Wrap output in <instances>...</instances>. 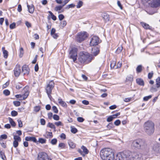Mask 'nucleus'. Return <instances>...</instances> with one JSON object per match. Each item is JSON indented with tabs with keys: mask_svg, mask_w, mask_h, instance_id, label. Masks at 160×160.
Wrapping results in <instances>:
<instances>
[{
	"mask_svg": "<svg viewBox=\"0 0 160 160\" xmlns=\"http://www.w3.org/2000/svg\"><path fill=\"white\" fill-rule=\"evenodd\" d=\"M47 127H49L52 129H55V125L52 123L49 122L47 125Z\"/></svg>",
	"mask_w": 160,
	"mask_h": 160,
	"instance_id": "72a5a7b5",
	"label": "nucleus"
},
{
	"mask_svg": "<svg viewBox=\"0 0 160 160\" xmlns=\"http://www.w3.org/2000/svg\"><path fill=\"white\" fill-rule=\"evenodd\" d=\"M153 75V73L152 72H149L148 75V78L151 79L152 78Z\"/></svg>",
	"mask_w": 160,
	"mask_h": 160,
	"instance_id": "69168bd1",
	"label": "nucleus"
},
{
	"mask_svg": "<svg viewBox=\"0 0 160 160\" xmlns=\"http://www.w3.org/2000/svg\"><path fill=\"white\" fill-rule=\"evenodd\" d=\"M141 24L142 26L145 29H150V27L148 24H147L144 22H141Z\"/></svg>",
	"mask_w": 160,
	"mask_h": 160,
	"instance_id": "5701e85b",
	"label": "nucleus"
},
{
	"mask_svg": "<svg viewBox=\"0 0 160 160\" xmlns=\"http://www.w3.org/2000/svg\"><path fill=\"white\" fill-rule=\"evenodd\" d=\"M54 86V82L53 81H50L49 83L47 84L45 90L48 95V97L50 99L51 97V94L52 93V90Z\"/></svg>",
	"mask_w": 160,
	"mask_h": 160,
	"instance_id": "0eeeda50",
	"label": "nucleus"
},
{
	"mask_svg": "<svg viewBox=\"0 0 160 160\" xmlns=\"http://www.w3.org/2000/svg\"><path fill=\"white\" fill-rule=\"evenodd\" d=\"M83 2L82 1H79L78 2L76 6L77 8H80L82 5Z\"/></svg>",
	"mask_w": 160,
	"mask_h": 160,
	"instance_id": "f704fd0d",
	"label": "nucleus"
},
{
	"mask_svg": "<svg viewBox=\"0 0 160 160\" xmlns=\"http://www.w3.org/2000/svg\"><path fill=\"white\" fill-rule=\"evenodd\" d=\"M131 145L135 149L142 150L145 148L147 146L145 141L142 139H138L133 140Z\"/></svg>",
	"mask_w": 160,
	"mask_h": 160,
	"instance_id": "f03ea898",
	"label": "nucleus"
},
{
	"mask_svg": "<svg viewBox=\"0 0 160 160\" xmlns=\"http://www.w3.org/2000/svg\"><path fill=\"white\" fill-rule=\"evenodd\" d=\"M14 71L15 76L17 77H18L21 72L20 66L19 65H17Z\"/></svg>",
	"mask_w": 160,
	"mask_h": 160,
	"instance_id": "4468645a",
	"label": "nucleus"
},
{
	"mask_svg": "<svg viewBox=\"0 0 160 160\" xmlns=\"http://www.w3.org/2000/svg\"><path fill=\"white\" fill-rule=\"evenodd\" d=\"M0 157L3 160H5L6 158L4 152L1 150H0Z\"/></svg>",
	"mask_w": 160,
	"mask_h": 160,
	"instance_id": "a878e982",
	"label": "nucleus"
},
{
	"mask_svg": "<svg viewBox=\"0 0 160 160\" xmlns=\"http://www.w3.org/2000/svg\"><path fill=\"white\" fill-rule=\"evenodd\" d=\"M102 17L103 19L106 22L109 21V16L107 14H104L102 16Z\"/></svg>",
	"mask_w": 160,
	"mask_h": 160,
	"instance_id": "b1692460",
	"label": "nucleus"
},
{
	"mask_svg": "<svg viewBox=\"0 0 160 160\" xmlns=\"http://www.w3.org/2000/svg\"><path fill=\"white\" fill-rule=\"evenodd\" d=\"M55 124L57 126H62V122L60 121L55 122Z\"/></svg>",
	"mask_w": 160,
	"mask_h": 160,
	"instance_id": "774afa93",
	"label": "nucleus"
},
{
	"mask_svg": "<svg viewBox=\"0 0 160 160\" xmlns=\"http://www.w3.org/2000/svg\"><path fill=\"white\" fill-rule=\"evenodd\" d=\"M99 52V48L95 47L92 49V53L95 56L97 55Z\"/></svg>",
	"mask_w": 160,
	"mask_h": 160,
	"instance_id": "f3484780",
	"label": "nucleus"
},
{
	"mask_svg": "<svg viewBox=\"0 0 160 160\" xmlns=\"http://www.w3.org/2000/svg\"><path fill=\"white\" fill-rule=\"evenodd\" d=\"M82 103L85 105H88L89 104V102L88 101L86 100H83L82 102Z\"/></svg>",
	"mask_w": 160,
	"mask_h": 160,
	"instance_id": "338daca9",
	"label": "nucleus"
},
{
	"mask_svg": "<svg viewBox=\"0 0 160 160\" xmlns=\"http://www.w3.org/2000/svg\"><path fill=\"white\" fill-rule=\"evenodd\" d=\"M114 118H112V116H110L107 118V121L108 122H110L112 121Z\"/></svg>",
	"mask_w": 160,
	"mask_h": 160,
	"instance_id": "de8ad7c7",
	"label": "nucleus"
},
{
	"mask_svg": "<svg viewBox=\"0 0 160 160\" xmlns=\"http://www.w3.org/2000/svg\"><path fill=\"white\" fill-rule=\"evenodd\" d=\"M52 109L53 112L55 113H57L58 112V110L57 108L55 106H53L52 107Z\"/></svg>",
	"mask_w": 160,
	"mask_h": 160,
	"instance_id": "58836bf2",
	"label": "nucleus"
},
{
	"mask_svg": "<svg viewBox=\"0 0 160 160\" xmlns=\"http://www.w3.org/2000/svg\"><path fill=\"white\" fill-rule=\"evenodd\" d=\"M64 18V15L62 14H60L58 15V18L60 21L62 20Z\"/></svg>",
	"mask_w": 160,
	"mask_h": 160,
	"instance_id": "13d9d810",
	"label": "nucleus"
},
{
	"mask_svg": "<svg viewBox=\"0 0 160 160\" xmlns=\"http://www.w3.org/2000/svg\"><path fill=\"white\" fill-rule=\"evenodd\" d=\"M144 130L147 134L149 135L152 134L154 130V124L151 121L146 122L144 124Z\"/></svg>",
	"mask_w": 160,
	"mask_h": 160,
	"instance_id": "7ed1b4c3",
	"label": "nucleus"
},
{
	"mask_svg": "<svg viewBox=\"0 0 160 160\" xmlns=\"http://www.w3.org/2000/svg\"><path fill=\"white\" fill-rule=\"evenodd\" d=\"M18 125L19 127H22V123L21 120L18 119Z\"/></svg>",
	"mask_w": 160,
	"mask_h": 160,
	"instance_id": "8fccbe9b",
	"label": "nucleus"
},
{
	"mask_svg": "<svg viewBox=\"0 0 160 160\" xmlns=\"http://www.w3.org/2000/svg\"><path fill=\"white\" fill-rule=\"evenodd\" d=\"M77 120L78 122H81L84 121V119L82 118L79 117L77 118Z\"/></svg>",
	"mask_w": 160,
	"mask_h": 160,
	"instance_id": "4d7b16f0",
	"label": "nucleus"
},
{
	"mask_svg": "<svg viewBox=\"0 0 160 160\" xmlns=\"http://www.w3.org/2000/svg\"><path fill=\"white\" fill-rule=\"evenodd\" d=\"M81 148L83 150V152L85 155L88 154V151L86 147L83 146H82L81 147Z\"/></svg>",
	"mask_w": 160,
	"mask_h": 160,
	"instance_id": "cd10ccee",
	"label": "nucleus"
},
{
	"mask_svg": "<svg viewBox=\"0 0 160 160\" xmlns=\"http://www.w3.org/2000/svg\"><path fill=\"white\" fill-rule=\"evenodd\" d=\"M152 97V95H150L148 96H146L143 98V100L145 101H148L149 99H150Z\"/></svg>",
	"mask_w": 160,
	"mask_h": 160,
	"instance_id": "4c0bfd02",
	"label": "nucleus"
},
{
	"mask_svg": "<svg viewBox=\"0 0 160 160\" xmlns=\"http://www.w3.org/2000/svg\"><path fill=\"white\" fill-rule=\"evenodd\" d=\"M131 157L130 160H141V155L139 152L130 151Z\"/></svg>",
	"mask_w": 160,
	"mask_h": 160,
	"instance_id": "9d476101",
	"label": "nucleus"
},
{
	"mask_svg": "<svg viewBox=\"0 0 160 160\" xmlns=\"http://www.w3.org/2000/svg\"><path fill=\"white\" fill-rule=\"evenodd\" d=\"M45 121L43 119H41L40 120V123L41 125H44L45 124Z\"/></svg>",
	"mask_w": 160,
	"mask_h": 160,
	"instance_id": "052dcab7",
	"label": "nucleus"
},
{
	"mask_svg": "<svg viewBox=\"0 0 160 160\" xmlns=\"http://www.w3.org/2000/svg\"><path fill=\"white\" fill-rule=\"evenodd\" d=\"M137 83L139 85L144 86V83L143 80L141 78H137L136 79Z\"/></svg>",
	"mask_w": 160,
	"mask_h": 160,
	"instance_id": "4be33fe9",
	"label": "nucleus"
},
{
	"mask_svg": "<svg viewBox=\"0 0 160 160\" xmlns=\"http://www.w3.org/2000/svg\"><path fill=\"white\" fill-rule=\"evenodd\" d=\"M38 57V55H36L34 58L33 60L32 61V63L33 64H35L37 62V58Z\"/></svg>",
	"mask_w": 160,
	"mask_h": 160,
	"instance_id": "0e129e2a",
	"label": "nucleus"
},
{
	"mask_svg": "<svg viewBox=\"0 0 160 160\" xmlns=\"http://www.w3.org/2000/svg\"><path fill=\"white\" fill-rule=\"evenodd\" d=\"M160 147V144L158 142H155L153 147V149L154 151H157L158 150V148Z\"/></svg>",
	"mask_w": 160,
	"mask_h": 160,
	"instance_id": "aec40b11",
	"label": "nucleus"
},
{
	"mask_svg": "<svg viewBox=\"0 0 160 160\" xmlns=\"http://www.w3.org/2000/svg\"><path fill=\"white\" fill-rule=\"evenodd\" d=\"M75 6V5H74V4H69V5H68L67 6L66 8H67L69 9V8H73V7H74Z\"/></svg>",
	"mask_w": 160,
	"mask_h": 160,
	"instance_id": "bf43d9fd",
	"label": "nucleus"
},
{
	"mask_svg": "<svg viewBox=\"0 0 160 160\" xmlns=\"http://www.w3.org/2000/svg\"><path fill=\"white\" fill-rule=\"evenodd\" d=\"M160 6V0H153L152 1L151 6L157 8Z\"/></svg>",
	"mask_w": 160,
	"mask_h": 160,
	"instance_id": "dca6fc26",
	"label": "nucleus"
},
{
	"mask_svg": "<svg viewBox=\"0 0 160 160\" xmlns=\"http://www.w3.org/2000/svg\"><path fill=\"white\" fill-rule=\"evenodd\" d=\"M13 103L14 105L16 107L19 106L20 105V102L19 101H14Z\"/></svg>",
	"mask_w": 160,
	"mask_h": 160,
	"instance_id": "a18cd8bd",
	"label": "nucleus"
},
{
	"mask_svg": "<svg viewBox=\"0 0 160 160\" xmlns=\"http://www.w3.org/2000/svg\"><path fill=\"white\" fill-rule=\"evenodd\" d=\"M88 37V34L87 32H81L78 33L77 38V40L78 42H81L85 40Z\"/></svg>",
	"mask_w": 160,
	"mask_h": 160,
	"instance_id": "6e6552de",
	"label": "nucleus"
},
{
	"mask_svg": "<svg viewBox=\"0 0 160 160\" xmlns=\"http://www.w3.org/2000/svg\"><path fill=\"white\" fill-rule=\"evenodd\" d=\"M57 142V140L56 138H54L51 141V143L53 145H55Z\"/></svg>",
	"mask_w": 160,
	"mask_h": 160,
	"instance_id": "e433bc0d",
	"label": "nucleus"
},
{
	"mask_svg": "<svg viewBox=\"0 0 160 160\" xmlns=\"http://www.w3.org/2000/svg\"><path fill=\"white\" fill-rule=\"evenodd\" d=\"M91 60V56L87 53H80L78 58V60L81 63H83L85 62H90Z\"/></svg>",
	"mask_w": 160,
	"mask_h": 160,
	"instance_id": "423d86ee",
	"label": "nucleus"
},
{
	"mask_svg": "<svg viewBox=\"0 0 160 160\" xmlns=\"http://www.w3.org/2000/svg\"><path fill=\"white\" fill-rule=\"evenodd\" d=\"M63 6H60L56 7L55 10L56 11H58L61 10Z\"/></svg>",
	"mask_w": 160,
	"mask_h": 160,
	"instance_id": "09e8293b",
	"label": "nucleus"
},
{
	"mask_svg": "<svg viewBox=\"0 0 160 160\" xmlns=\"http://www.w3.org/2000/svg\"><path fill=\"white\" fill-rule=\"evenodd\" d=\"M14 141H16L18 142H20L21 141V138L18 136H14Z\"/></svg>",
	"mask_w": 160,
	"mask_h": 160,
	"instance_id": "473e14b6",
	"label": "nucleus"
},
{
	"mask_svg": "<svg viewBox=\"0 0 160 160\" xmlns=\"http://www.w3.org/2000/svg\"><path fill=\"white\" fill-rule=\"evenodd\" d=\"M131 157L130 151H125L118 153L117 156L116 160H130Z\"/></svg>",
	"mask_w": 160,
	"mask_h": 160,
	"instance_id": "39448f33",
	"label": "nucleus"
},
{
	"mask_svg": "<svg viewBox=\"0 0 160 160\" xmlns=\"http://www.w3.org/2000/svg\"><path fill=\"white\" fill-rule=\"evenodd\" d=\"M29 92L28 91H27L25 92L24 94L23 95L18 94L15 95V97L18 98H21V100H24L29 95Z\"/></svg>",
	"mask_w": 160,
	"mask_h": 160,
	"instance_id": "ddd939ff",
	"label": "nucleus"
},
{
	"mask_svg": "<svg viewBox=\"0 0 160 160\" xmlns=\"http://www.w3.org/2000/svg\"><path fill=\"white\" fill-rule=\"evenodd\" d=\"M142 70V66L141 65H138L136 68V71L137 73L141 72Z\"/></svg>",
	"mask_w": 160,
	"mask_h": 160,
	"instance_id": "bb28decb",
	"label": "nucleus"
},
{
	"mask_svg": "<svg viewBox=\"0 0 160 160\" xmlns=\"http://www.w3.org/2000/svg\"><path fill=\"white\" fill-rule=\"evenodd\" d=\"M28 12L31 13H33L34 11V6L32 4L27 5Z\"/></svg>",
	"mask_w": 160,
	"mask_h": 160,
	"instance_id": "a211bd4d",
	"label": "nucleus"
},
{
	"mask_svg": "<svg viewBox=\"0 0 160 160\" xmlns=\"http://www.w3.org/2000/svg\"><path fill=\"white\" fill-rule=\"evenodd\" d=\"M53 118L55 120H58L59 119V117L58 115L55 114L53 116Z\"/></svg>",
	"mask_w": 160,
	"mask_h": 160,
	"instance_id": "6e6d98bb",
	"label": "nucleus"
},
{
	"mask_svg": "<svg viewBox=\"0 0 160 160\" xmlns=\"http://www.w3.org/2000/svg\"><path fill=\"white\" fill-rule=\"evenodd\" d=\"M16 24L15 22H13L10 25V28L11 29H13L15 28Z\"/></svg>",
	"mask_w": 160,
	"mask_h": 160,
	"instance_id": "603ef678",
	"label": "nucleus"
},
{
	"mask_svg": "<svg viewBox=\"0 0 160 160\" xmlns=\"http://www.w3.org/2000/svg\"><path fill=\"white\" fill-rule=\"evenodd\" d=\"M29 69L28 67L25 65H23L22 68V72L23 74L28 75L29 73Z\"/></svg>",
	"mask_w": 160,
	"mask_h": 160,
	"instance_id": "2eb2a0df",
	"label": "nucleus"
},
{
	"mask_svg": "<svg viewBox=\"0 0 160 160\" xmlns=\"http://www.w3.org/2000/svg\"><path fill=\"white\" fill-rule=\"evenodd\" d=\"M47 157L48 155L46 153L40 152L38 154L37 160H45Z\"/></svg>",
	"mask_w": 160,
	"mask_h": 160,
	"instance_id": "f8f14e48",
	"label": "nucleus"
},
{
	"mask_svg": "<svg viewBox=\"0 0 160 160\" xmlns=\"http://www.w3.org/2000/svg\"><path fill=\"white\" fill-rule=\"evenodd\" d=\"M115 62L114 61H112L110 64V67L111 68H115V67L116 66L115 65Z\"/></svg>",
	"mask_w": 160,
	"mask_h": 160,
	"instance_id": "c9c22d12",
	"label": "nucleus"
},
{
	"mask_svg": "<svg viewBox=\"0 0 160 160\" xmlns=\"http://www.w3.org/2000/svg\"><path fill=\"white\" fill-rule=\"evenodd\" d=\"M99 43V38L96 36H93L92 38L90 44L91 46H96Z\"/></svg>",
	"mask_w": 160,
	"mask_h": 160,
	"instance_id": "9b49d317",
	"label": "nucleus"
},
{
	"mask_svg": "<svg viewBox=\"0 0 160 160\" xmlns=\"http://www.w3.org/2000/svg\"><path fill=\"white\" fill-rule=\"evenodd\" d=\"M7 138V136L6 134L2 135L0 137V140H2V139H6Z\"/></svg>",
	"mask_w": 160,
	"mask_h": 160,
	"instance_id": "37998d69",
	"label": "nucleus"
},
{
	"mask_svg": "<svg viewBox=\"0 0 160 160\" xmlns=\"http://www.w3.org/2000/svg\"><path fill=\"white\" fill-rule=\"evenodd\" d=\"M157 87L158 88L160 86V78H158L156 80Z\"/></svg>",
	"mask_w": 160,
	"mask_h": 160,
	"instance_id": "c756f323",
	"label": "nucleus"
},
{
	"mask_svg": "<svg viewBox=\"0 0 160 160\" xmlns=\"http://www.w3.org/2000/svg\"><path fill=\"white\" fill-rule=\"evenodd\" d=\"M58 147L60 148H65V145L64 143H61L59 144Z\"/></svg>",
	"mask_w": 160,
	"mask_h": 160,
	"instance_id": "a19ab883",
	"label": "nucleus"
},
{
	"mask_svg": "<svg viewBox=\"0 0 160 160\" xmlns=\"http://www.w3.org/2000/svg\"><path fill=\"white\" fill-rule=\"evenodd\" d=\"M122 63L120 62H119L116 67H115V68H120L122 66Z\"/></svg>",
	"mask_w": 160,
	"mask_h": 160,
	"instance_id": "e2e57ef3",
	"label": "nucleus"
},
{
	"mask_svg": "<svg viewBox=\"0 0 160 160\" xmlns=\"http://www.w3.org/2000/svg\"><path fill=\"white\" fill-rule=\"evenodd\" d=\"M3 94L6 96H8L10 94V91L8 90H5L3 91Z\"/></svg>",
	"mask_w": 160,
	"mask_h": 160,
	"instance_id": "79ce46f5",
	"label": "nucleus"
},
{
	"mask_svg": "<svg viewBox=\"0 0 160 160\" xmlns=\"http://www.w3.org/2000/svg\"><path fill=\"white\" fill-rule=\"evenodd\" d=\"M38 142L41 143L43 144L46 142V140L42 138H40L38 140Z\"/></svg>",
	"mask_w": 160,
	"mask_h": 160,
	"instance_id": "ea45409f",
	"label": "nucleus"
},
{
	"mask_svg": "<svg viewBox=\"0 0 160 160\" xmlns=\"http://www.w3.org/2000/svg\"><path fill=\"white\" fill-rule=\"evenodd\" d=\"M2 50L3 54V57L5 58H7L8 56V52L5 50V48L3 47L2 48Z\"/></svg>",
	"mask_w": 160,
	"mask_h": 160,
	"instance_id": "6ab92c4d",
	"label": "nucleus"
},
{
	"mask_svg": "<svg viewBox=\"0 0 160 160\" xmlns=\"http://www.w3.org/2000/svg\"><path fill=\"white\" fill-rule=\"evenodd\" d=\"M69 58L72 59L73 61L75 62L77 60V49L75 48H72L70 51Z\"/></svg>",
	"mask_w": 160,
	"mask_h": 160,
	"instance_id": "1a4fd4ad",
	"label": "nucleus"
},
{
	"mask_svg": "<svg viewBox=\"0 0 160 160\" xmlns=\"http://www.w3.org/2000/svg\"><path fill=\"white\" fill-rule=\"evenodd\" d=\"M18 141H14L13 142V146L15 148H17L18 145Z\"/></svg>",
	"mask_w": 160,
	"mask_h": 160,
	"instance_id": "864d4df0",
	"label": "nucleus"
},
{
	"mask_svg": "<svg viewBox=\"0 0 160 160\" xmlns=\"http://www.w3.org/2000/svg\"><path fill=\"white\" fill-rule=\"evenodd\" d=\"M58 101L59 103L62 105V106L65 108L67 107V105L66 103L62 101L61 99H58Z\"/></svg>",
	"mask_w": 160,
	"mask_h": 160,
	"instance_id": "412c9836",
	"label": "nucleus"
},
{
	"mask_svg": "<svg viewBox=\"0 0 160 160\" xmlns=\"http://www.w3.org/2000/svg\"><path fill=\"white\" fill-rule=\"evenodd\" d=\"M67 24V22L66 21H63L61 22V26L62 28L64 27Z\"/></svg>",
	"mask_w": 160,
	"mask_h": 160,
	"instance_id": "49530a36",
	"label": "nucleus"
},
{
	"mask_svg": "<svg viewBox=\"0 0 160 160\" xmlns=\"http://www.w3.org/2000/svg\"><path fill=\"white\" fill-rule=\"evenodd\" d=\"M40 109V107L39 106H36L34 108V111L36 112H38Z\"/></svg>",
	"mask_w": 160,
	"mask_h": 160,
	"instance_id": "680f3d73",
	"label": "nucleus"
},
{
	"mask_svg": "<svg viewBox=\"0 0 160 160\" xmlns=\"http://www.w3.org/2000/svg\"><path fill=\"white\" fill-rule=\"evenodd\" d=\"M131 157L130 151H125L118 153L117 156L116 160H130Z\"/></svg>",
	"mask_w": 160,
	"mask_h": 160,
	"instance_id": "20e7f679",
	"label": "nucleus"
},
{
	"mask_svg": "<svg viewBox=\"0 0 160 160\" xmlns=\"http://www.w3.org/2000/svg\"><path fill=\"white\" fill-rule=\"evenodd\" d=\"M120 123L121 121L119 120H117L114 122V124L117 126H118Z\"/></svg>",
	"mask_w": 160,
	"mask_h": 160,
	"instance_id": "3c124183",
	"label": "nucleus"
},
{
	"mask_svg": "<svg viewBox=\"0 0 160 160\" xmlns=\"http://www.w3.org/2000/svg\"><path fill=\"white\" fill-rule=\"evenodd\" d=\"M8 119L10 123L11 124V125L13 127H15L16 125V123L13 121V119L9 117L8 118Z\"/></svg>",
	"mask_w": 160,
	"mask_h": 160,
	"instance_id": "393cba45",
	"label": "nucleus"
},
{
	"mask_svg": "<svg viewBox=\"0 0 160 160\" xmlns=\"http://www.w3.org/2000/svg\"><path fill=\"white\" fill-rule=\"evenodd\" d=\"M71 131L72 133H76L78 132V130L76 128L73 127H71Z\"/></svg>",
	"mask_w": 160,
	"mask_h": 160,
	"instance_id": "7c9ffc66",
	"label": "nucleus"
},
{
	"mask_svg": "<svg viewBox=\"0 0 160 160\" xmlns=\"http://www.w3.org/2000/svg\"><path fill=\"white\" fill-rule=\"evenodd\" d=\"M68 144L69 147L72 149H73L75 147V144L72 142L70 141L68 142Z\"/></svg>",
	"mask_w": 160,
	"mask_h": 160,
	"instance_id": "c85d7f7f",
	"label": "nucleus"
},
{
	"mask_svg": "<svg viewBox=\"0 0 160 160\" xmlns=\"http://www.w3.org/2000/svg\"><path fill=\"white\" fill-rule=\"evenodd\" d=\"M18 113L15 111H12L11 112V114L12 116L15 117L17 115Z\"/></svg>",
	"mask_w": 160,
	"mask_h": 160,
	"instance_id": "c03bdc74",
	"label": "nucleus"
},
{
	"mask_svg": "<svg viewBox=\"0 0 160 160\" xmlns=\"http://www.w3.org/2000/svg\"><path fill=\"white\" fill-rule=\"evenodd\" d=\"M19 57L21 58L22 57L23 54V49L21 47L19 49Z\"/></svg>",
	"mask_w": 160,
	"mask_h": 160,
	"instance_id": "2f4dec72",
	"label": "nucleus"
},
{
	"mask_svg": "<svg viewBox=\"0 0 160 160\" xmlns=\"http://www.w3.org/2000/svg\"><path fill=\"white\" fill-rule=\"evenodd\" d=\"M100 155L103 160H114V153L112 149L109 148H104L101 150Z\"/></svg>",
	"mask_w": 160,
	"mask_h": 160,
	"instance_id": "f257e3e1",
	"label": "nucleus"
},
{
	"mask_svg": "<svg viewBox=\"0 0 160 160\" xmlns=\"http://www.w3.org/2000/svg\"><path fill=\"white\" fill-rule=\"evenodd\" d=\"M122 49V46H120L118 47L116 50V52L117 53H119L121 52Z\"/></svg>",
	"mask_w": 160,
	"mask_h": 160,
	"instance_id": "5fc2aeb1",
	"label": "nucleus"
}]
</instances>
